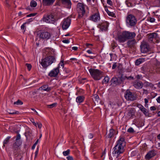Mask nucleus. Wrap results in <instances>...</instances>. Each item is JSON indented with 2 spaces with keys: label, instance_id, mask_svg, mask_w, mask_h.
I'll return each instance as SVG.
<instances>
[{
  "label": "nucleus",
  "instance_id": "59",
  "mask_svg": "<svg viewBox=\"0 0 160 160\" xmlns=\"http://www.w3.org/2000/svg\"><path fill=\"white\" fill-rule=\"evenodd\" d=\"M60 65H61V66L63 68L64 67V64H63V62H61L58 65V67H60Z\"/></svg>",
  "mask_w": 160,
  "mask_h": 160
},
{
  "label": "nucleus",
  "instance_id": "54",
  "mask_svg": "<svg viewBox=\"0 0 160 160\" xmlns=\"http://www.w3.org/2000/svg\"><path fill=\"white\" fill-rule=\"evenodd\" d=\"M20 138H21V136H20V134H18L16 138V141H18V140L20 139Z\"/></svg>",
  "mask_w": 160,
  "mask_h": 160
},
{
  "label": "nucleus",
  "instance_id": "2",
  "mask_svg": "<svg viewBox=\"0 0 160 160\" xmlns=\"http://www.w3.org/2000/svg\"><path fill=\"white\" fill-rule=\"evenodd\" d=\"M135 36L136 34L135 32L125 31L122 32L118 36V39L119 42L122 43L125 42L127 40L133 38Z\"/></svg>",
  "mask_w": 160,
  "mask_h": 160
},
{
  "label": "nucleus",
  "instance_id": "20",
  "mask_svg": "<svg viewBox=\"0 0 160 160\" xmlns=\"http://www.w3.org/2000/svg\"><path fill=\"white\" fill-rule=\"evenodd\" d=\"M48 60L47 58H46L42 59V61L40 64L44 68H47L50 65V62H48Z\"/></svg>",
  "mask_w": 160,
  "mask_h": 160
},
{
  "label": "nucleus",
  "instance_id": "51",
  "mask_svg": "<svg viewBox=\"0 0 160 160\" xmlns=\"http://www.w3.org/2000/svg\"><path fill=\"white\" fill-rule=\"evenodd\" d=\"M117 66V63L116 62L114 63L112 66V69H114L116 68Z\"/></svg>",
  "mask_w": 160,
  "mask_h": 160
},
{
  "label": "nucleus",
  "instance_id": "53",
  "mask_svg": "<svg viewBox=\"0 0 160 160\" xmlns=\"http://www.w3.org/2000/svg\"><path fill=\"white\" fill-rule=\"evenodd\" d=\"M26 23H24L21 26V29L22 30H24L25 28V25Z\"/></svg>",
  "mask_w": 160,
  "mask_h": 160
},
{
  "label": "nucleus",
  "instance_id": "52",
  "mask_svg": "<svg viewBox=\"0 0 160 160\" xmlns=\"http://www.w3.org/2000/svg\"><path fill=\"white\" fill-rule=\"evenodd\" d=\"M62 42L64 43H68L69 42V41L68 39H65L62 40Z\"/></svg>",
  "mask_w": 160,
  "mask_h": 160
},
{
  "label": "nucleus",
  "instance_id": "34",
  "mask_svg": "<svg viewBox=\"0 0 160 160\" xmlns=\"http://www.w3.org/2000/svg\"><path fill=\"white\" fill-rule=\"evenodd\" d=\"M10 138V137H8L4 140L3 142V146L5 147L6 144H7L9 141V140Z\"/></svg>",
  "mask_w": 160,
  "mask_h": 160
},
{
  "label": "nucleus",
  "instance_id": "29",
  "mask_svg": "<svg viewBox=\"0 0 160 160\" xmlns=\"http://www.w3.org/2000/svg\"><path fill=\"white\" fill-rule=\"evenodd\" d=\"M84 97L82 96H79L77 97L76 99V101L77 102L81 103L84 100Z\"/></svg>",
  "mask_w": 160,
  "mask_h": 160
},
{
  "label": "nucleus",
  "instance_id": "37",
  "mask_svg": "<svg viewBox=\"0 0 160 160\" xmlns=\"http://www.w3.org/2000/svg\"><path fill=\"white\" fill-rule=\"evenodd\" d=\"M145 83L146 87H149L150 88H152L154 86V85L152 83L146 82Z\"/></svg>",
  "mask_w": 160,
  "mask_h": 160
},
{
  "label": "nucleus",
  "instance_id": "40",
  "mask_svg": "<svg viewBox=\"0 0 160 160\" xmlns=\"http://www.w3.org/2000/svg\"><path fill=\"white\" fill-rule=\"evenodd\" d=\"M128 132L130 133H132L135 132L134 130L132 128H130L127 130Z\"/></svg>",
  "mask_w": 160,
  "mask_h": 160
},
{
  "label": "nucleus",
  "instance_id": "15",
  "mask_svg": "<svg viewBox=\"0 0 160 160\" xmlns=\"http://www.w3.org/2000/svg\"><path fill=\"white\" fill-rule=\"evenodd\" d=\"M59 72V67H58L52 70L48 74V76L51 77H56L58 75Z\"/></svg>",
  "mask_w": 160,
  "mask_h": 160
},
{
  "label": "nucleus",
  "instance_id": "13",
  "mask_svg": "<svg viewBox=\"0 0 160 160\" xmlns=\"http://www.w3.org/2000/svg\"><path fill=\"white\" fill-rule=\"evenodd\" d=\"M71 23V19L69 18H67L64 19L61 23L63 30L67 29L70 25Z\"/></svg>",
  "mask_w": 160,
  "mask_h": 160
},
{
  "label": "nucleus",
  "instance_id": "42",
  "mask_svg": "<svg viewBox=\"0 0 160 160\" xmlns=\"http://www.w3.org/2000/svg\"><path fill=\"white\" fill-rule=\"evenodd\" d=\"M56 103H52L50 105H48V107L50 108H52L53 107H55L56 106Z\"/></svg>",
  "mask_w": 160,
  "mask_h": 160
},
{
  "label": "nucleus",
  "instance_id": "62",
  "mask_svg": "<svg viewBox=\"0 0 160 160\" xmlns=\"http://www.w3.org/2000/svg\"><path fill=\"white\" fill-rule=\"evenodd\" d=\"M87 52L89 53V54H92V51L90 50H88L87 51Z\"/></svg>",
  "mask_w": 160,
  "mask_h": 160
},
{
  "label": "nucleus",
  "instance_id": "27",
  "mask_svg": "<svg viewBox=\"0 0 160 160\" xmlns=\"http://www.w3.org/2000/svg\"><path fill=\"white\" fill-rule=\"evenodd\" d=\"M145 61L144 58H140L136 60L135 64L136 65H138Z\"/></svg>",
  "mask_w": 160,
  "mask_h": 160
},
{
  "label": "nucleus",
  "instance_id": "5",
  "mask_svg": "<svg viewBox=\"0 0 160 160\" xmlns=\"http://www.w3.org/2000/svg\"><path fill=\"white\" fill-rule=\"evenodd\" d=\"M85 5L83 3H78L77 6V11L78 14V18L80 19L82 18L85 15L86 11L85 10Z\"/></svg>",
  "mask_w": 160,
  "mask_h": 160
},
{
  "label": "nucleus",
  "instance_id": "33",
  "mask_svg": "<svg viewBox=\"0 0 160 160\" xmlns=\"http://www.w3.org/2000/svg\"><path fill=\"white\" fill-rule=\"evenodd\" d=\"M30 5L32 7H35L37 5V3L34 0H32L30 3Z\"/></svg>",
  "mask_w": 160,
  "mask_h": 160
},
{
  "label": "nucleus",
  "instance_id": "21",
  "mask_svg": "<svg viewBox=\"0 0 160 160\" xmlns=\"http://www.w3.org/2000/svg\"><path fill=\"white\" fill-rule=\"evenodd\" d=\"M55 0H42L43 5L45 6H50L52 5Z\"/></svg>",
  "mask_w": 160,
  "mask_h": 160
},
{
  "label": "nucleus",
  "instance_id": "36",
  "mask_svg": "<svg viewBox=\"0 0 160 160\" xmlns=\"http://www.w3.org/2000/svg\"><path fill=\"white\" fill-rule=\"evenodd\" d=\"M109 78L108 76L105 77L102 81V83H107L109 81Z\"/></svg>",
  "mask_w": 160,
  "mask_h": 160
},
{
  "label": "nucleus",
  "instance_id": "30",
  "mask_svg": "<svg viewBox=\"0 0 160 160\" xmlns=\"http://www.w3.org/2000/svg\"><path fill=\"white\" fill-rule=\"evenodd\" d=\"M119 78L120 80V82L121 84L124 81L127 79V76H124L123 74H122L120 77H119Z\"/></svg>",
  "mask_w": 160,
  "mask_h": 160
},
{
  "label": "nucleus",
  "instance_id": "63",
  "mask_svg": "<svg viewBox=\"0 0 160 160\" xmlns=\"http://www.w3.org/2000/svg\"><path fill=\"white\" fill-rule=\"evenodd\" d=\"M36 145H35L34 144L33 145V146H32V149H34L35 147H36Z\"/></svg>",
  "mask_w": 160,
  "mask_h": 160
},
{
  "label": "nucleus",
  "instance_id": "7",
  "mask_svg": "<svg viewBox=\"0 0 160 160\" xmlns=\"http://www.w3.org/2000/svg\"><path fill=\"white\" fill-rule=\"evenodd\" d=\"M148 39L149 41L153 43H158L160 41L158 34L155 32L151 33L148 35Z\"/></svg>",
  "mask_w": 160,
  "mask_h": 160
},
{
  "label": "nucleus",
  "instance_id": "46",
  "mask_svg": "<svg viewBox=\"0 0 160 160\" xmlns=\"http://www.w3.org/2000/svg\"><path fill=\"white\" fill-rule=\"evenodd\" d=\"M66 158L68 160H73V158L72 157L70 156H69L67 157Z\"/></svg>",
  "mask_w": 160,
  "mask_h": 160
},
{
  "label": "nucleus",
  "instance_id": "4",
  "mask_svg": "<svg viewBox=\"0 0 160 160\" xmlns=\"http://www.w3.org/2000/svg\"><path fill=\"white\" fill-rule=\"evenodd\" d=\"M89 71L91 76L94 80H99L102 78V72L99 70L90 68Z\"/></svg>",
  "mask_w": 160,
  "mask_h": 160
},
{
  "label": "nucleus",
  "instance_id": "19",
  "mask_svg": "<svg viewBox=\"0 0 160 160\" xmlns=\"http://www.w3.org/2000/svg\"><path fill=\"white\" fill-rule=\"evenodd\" d=\"M111 84L113 85H117L121 84L120 80L119 78L113 77L111 80Z\"/></svg>",
  "mask_w": 160,
  "mask_h": 160
},
{
  "label": "nucleus",
  "instance_id": "57",
  "mask_svg": "<svg viewBox=\"0 0 160 160\" xmlns=\"http://www.w3.org/2000/svg\"><path fill=\"white\" fill-rule=\"evenodd\" d=\"M37 125L38 127L39 128H41L42 127V124L41 123H38Z\"/></svg>",
  "mask_w": 160,
  "mask_h": 160
},
{
  "label": "nucleus",
  "instance_id": "41",
  "mask_svg": "<svg viewBox=\"0 0 160 160\" xmlns=\"http://www.w3.org/2000/svg\"><path fill=\"white\" fill-rule=\"evenodd\" d=\"M26 66H27L28 69L29 71H30L31 68L32 66L30 64L26 63Z\"/></svg>",
  "mask_w": 160,
  "mask_h": 160
},
{
  "label": "nucleus",
  "instance_id": "58",
  "mask_svg": "<svg viewBox=\"0 0 160 160\" xmlns=\"http://www.w3.org/2000/svg\"><path fill=\"white\" fill-rule=\"evenodd\" d=\"M144 102L145 103V106L146 107V105H148V104H147V103L148 102V100L147 98H145Z\"/></svg>",
  "mask_w": 160,
  "mask_h": 160
},
{
  "label": "nucleus",
  "instance_id": "49",
  "mask_svg": "<svg viewBox=\"0 0 160 160\" xmlns=\"http://www.w3.org/2000/svg\"><path fill=\"white\" fill-rule=\"evenodd\" d=\"M93 135L92 133H89L88 135V137L89 138L91 139L93 138Z\"/></svg>",
  "mask_w": 160,
  "mask_h": 160
},
{
  "label": "nucleus",
  "instance_id": "32",
  "mask_svg": "<svg viewBox=\"0 0 160 160\" xmlns=\"http://www.w3.org/2000/svg\"><path fill=\"white\" fill-rule=\"evenodd\" d=\"M141 70L143 73H145L148 70V68L147 65H144L141 68Z\"/></svg>",
  "mask_w": 160,
  "mask_h": 160
},
{
  "label": "nucleus",
  "instance_id": "56",
  "mask_svg": "<svg viewBox=\"0 0 160 160\" xmlns=\"http://www.w3.org/2000/svg\"><path fill=\"white\" fill-rule=\"evenodd\" d=\"M107 3L110 5H111L112 4V2L111 0H107Z\"/></svg>",
  "mask_w": 160,
  "mask_h": 160
},
{
  "label": "nucleus",
  "instance_id": "61",
  "mask_svg": "<svg viewBox=\"0 0 160 160\" xmlns=\"http://www.w3.org/2000/svg\"><path fill=\"white\" fill-rule=\"evenodd\" d=\"M156 100L158 103H160V96L158 97V98L156 99Z\"/></svg>",
  "mask_w": 160,
  "mask_h": 160
},
{
  "label": "nucleus",
  "instance_id": "18",
  "mask_svg": "<svg viewBox=\"0 0 160 160\" xmlns=\"http://www.w3.org/2000/svg\"><path fill=\"white\" fill-rule=\"evenodd\" d=\"M133 86L136 89H139L142 88L143 84L141 82L135 81L133 83Z\"/></svg>",
  "mask_w": 160,
  "mask_h": 160
},
{
  "label": "nucleus",
  "instance_id": "14",
  "mask_svg": "<svg viewBox=\"0 0 160 160\" xmlns=\"http://www.w3.org/2000/svg\"><path fill=\"white\" fill-rule=\"evenodd\" d=\"M137 106L139 108L140 110L146 116L148 117L149 116V114L148 111L141 104H138Z\"/></svg>",
  "mask_w": 160,
  "mask_h": 160
},
{
  "label": "nucleus",
  "instance_id": "28",
  "mask_svg": "<svg viewBox=\"0 0 160 160\" xmlns=\"http://www.w3.org/2000/svg\"><path fill=\"white\" fill-rule=\"evenodd\" d=\"M155 71L157 73H160V62H157L155 67Z\"/></svg>",
  "mask_w": 160,
  "mask_h": 160
},
{
  "label": "nucleus",
  "instance_id": "50",
  "mask_svg": "<svg viewBox=\"0 0 160 160\" xmlns=\"http://www.w3.org/2000/svg\"><path fill=\"white\" fill-rule=\"evenodd\" d=\"M126 78L127 79L129 80H133L134 79L133 77H132V76H130L129 77H127V78Z\"/></svg>",
  "mask_w": 160,
  "mask_h": 160
},
{
  "label": "nucleus",
  "instance_id": "38",
  "mask_svg": "<svg viewBox=\"0 0 160 160\" xmlns=\"http://www.w3.org/2000/svg\"><path fill=\"white\" fill-rule=\"evenodd\" d=\"M23 102L20 100H18L17 101L13 103L14 105H22L23 104Z\"/></svg>",
  "mask_w": 160,
  "mask_h": 160
},
{
  "label": "nucleus",
  "instance_id": "12",
  "mask_svg": "<svg viewBox=\"0 0 160 160\" xmlns=\"http://www.w3.org/2000/svg\"><path fill=\"white\" fill-rule=\"evenodd\" d=\"M89 19L94 22H97L100 20V14L98 11L94 13L89 17Z\"/></svg>",
  "mask_w": 160,
  "mask_h": 160
},
{
  "label": "nucleus",
  "instance_id": "44",
  "mask_svg": "<svg viewBox=\"0 0 160 160\" xmlns=\"http://www.w3.org/2000/svg\"><path fill=\"white\" fill-rule=\"evenodd\" d=\"M149 21L151 22H154L155 19L154 18H152V17H149Z\"/></svg>",
  "mask_w": 160,
  "mask_h": 160
},
{
  "label": "nucleus",
  "instance_id": "45",
  "mask_svg": "<svg viewBox=\"0 0 160 160\" xmlns=\"http://www.w3.org/2000/svg\"><path fill=\"white\" fill-rule=\"evenodd\" d=\"M36 13H31L30 14H29L27 16V17H33L36 15Z\"/></svg>",
  "mask_w": 160,
  "mask_h": 160
},
{
  "label": "nucleus",
  "instance_id": "26",
  "mask_svg": "<svg viewBox=\"0 0 160 160\" xmlns=\"http://www.w3.org/2000/svg\"><path fill=\"white\" fill-rule=\"evenodd\" d=\"M41 89L43 90L44 91H46L47 92H49L52 89V87H48V85H45L42 86L40 88Z\"/></svg>",
  "mask_w": 160,
  "mask_h": 160
},
{
  "label": "nucleus",
  "instance_id": "23",
  "mask_svg": "<svg viewBox=\"0 0 160 160\" xmlns=\"http://www.w3.org/2000/svg\"><path fill=\"white\" fill-rule=\"evenodd\" d=\"M117 132L114 129L112 128L111 129L107 137L109 138H112L115 135L117 134Z\"/></svg>",
  "mask_w": 160,
  "mask_h": 160
},
{
  "label": "nucleus",
  "instance_id": "60",
  "mask_svg": "<svg viewBox=\"0 0 160 160\" xmlns=\"http://www.w3.org/2000/svg\"><path fill=\"white\" fill-rule=\"evenodd\" d=\"M78 48L77 47H72V49L73 50H74L75 51H76L78 49Z\"/></svg>",
  "mask_w": 160,
  "mask_h": 160
},
{
  "label": "nucleus",
  "instance_id": "16",
  "mask_svg": "<svg viewBox=\"0 0 160 160\" xmlns=\"http://www.w3.org/2000/svg\"><path fill=\"white\" fill-rule=\"evenodd\" d=\"M108 23L107 22H103L98 26V27L102 31H106L108 27Z\"/></svg>",
  "mask_w": 160,
  "mask_h": 160
},
{
  "label": "nucleus",
  "instance_id": "17",
  "mask_svg": "<svg viewBox=\"0 0 160 160\" xmlns=\"http://www.w3.org/2000/svg\"><path fill=\"white\" fill-rule=\"evenodd\" d=\"M156 154L155 150H152L149 151L146 155L145 158L146 159L149 160L152 158Z\"/></svg>",
  "mask_w": 160,
  "mask_h": 160
},
{
  "label": "nucleus",
  "instance_id": "43",
  "mask_svg": "<svg viewBox=\"0 0 160 160\" xmlns=\"http://www.w3.org/2000/svg\"><path fill=\"white\" fill-rule=\"evenodd\" d=\"M111 46L112 47V48L114 49L115 48H116L117 47V45L115 43V42L114 41H113V42L112 43L111 45Z\"/></svg>",
  "mask_w": 160,
  "mask_h": 160
},
{
  "label": "nucleus",
  "instance_id": "31",
  "mask_svg": "<svg viewBox=\"0 0 160 160\" xmlns=\"http://www.w3.org/2000/svg\"><path fill=\"white\" fill-rule=\"evenodd\" d=\"M105 9L109 16L112 17H114V16L115 14L113 12H110L108 9V8H105Z\"/></svg>",
  "mask_w": 160,
  "mask_h": 160
},
{
  "label": "nucleus",
  "instance_id": "10",
  "mask_svg": "<svg viewBox=\"0 0 160 160\" xmlns=\"http://www.w3.org/2000/svg\"><path fill=\"white\" fill-rule=\"evenodd\" d=\"M141 51L142 52L146 53L150 49L148 44L146 42H143L140 45Z\"/></svg>",
  "mask_w": 160,
  "mask_h": 160
},
{
  "label": "nucleus",
  "instance_id": "47",
  "mask_svg": "<svg viewBox=\"0 0 160 160\" xmlns=\"http://www.w3.org/2000/svg\"><path fill=\"white\" fill-rule=\"evenodd\" d=\"M8 113L10 114H18V111H16L15 112H8Z\"/></svg>",
  "mask_w": 160,
  "mask_h": 160
},
{
  "label": "nucleus",
  "instance_id": "9",
  "mask_svg": "<svg viewBox=\"0 0 160 160\" xmlns=\"http://www.w3.org/2000/svg\"><path fill=\"white\" fill-rule=\"evenodd\" d=\"M37 35L40 39L46 40L49 39L51 36L49 32L44 31H41L37 34Z\"/></svg>",
  "mask_w": 160,
  "mask_h": 160
},
{
  "label": "nucleus",
  "instance_id": "24",
  "mask_svg": "<svg viewBox=\"0 0 160 160\" xmlns=\"http://www.w3.org/2000/svg\"><path fill=\"white\" fill-rule=\"evenodd\" d=\"M136 42L135 39H133L128 41L127 42V45L129 47L132 48L134 47L136 44Z\"/></svg>",
  "mask_w": 160,
  "mask_h": 160
},
{
  "label": "nucleus",
  "instance_id": "64",
  "mask_svg": "<svg viewBox=\"0 0 160 160\" xmlns=\"http://www.w3.org/2000/svg\"><path fill=\"white\" fill-rule=\"evenodd\" d=\"M158 116L160 117V111L157 112Z\"/></svg>",
  "mask_w": 160,
  "mask_h": 160
},
{
  "label": "nucleus",
  "instance_id": "22",
  "mask_svg": "<svg viewBox=\"0 0 160 160\" xmlns=\"http://www.w3.org/2000/svg\"><path fill=\"white\" fill-rule=\"evenodd\" d=\"M128 115L130 118H133L134 115L135 109L133 108H129L128 110Z\"/></svg>",
  "mask_w": 160,
  "mask_h": 160
},
{
  "label": "nucleus",
  "instance_id": "48",
  "mask_svg": "<svg viewBox=\"0 0 160 160\" xmlns=\"http://www.w3.org/2000/svg\"><path fill=\"white\" fill-rule=\"evenodd\" d=\"M84 56L86 57L90 58L91 59H93L95 58V57L88 56L86 54L84 55Z\"/></svg>",
  "mask_w": 160,
  "mask_h": 160
},
{
  "label": "nucleus",
  "instance_id": "8",
  "mask_svg": "<svg viewBox=\"0 0 160 160\" xmlns=\"http://www.w3.org/2000/svg\"><path fill=\"white\" fill-rule=\"evenodd\" d=\"M124 97L127 100L131 101L135 100L137 99L136 95L132 93L131 92L128 90H127L126 91Z\"/></svg>",
  "mask_w": 160,
  "mask_h": 160
},
{
  "label": "nucleus",
  "instance_id": "35",
  "mask_svg": "<svg viewBox=\"0 0 160 160\" xmlns=\"http://www.w3.org/2000/svg\"><path fill=\"white\" fill-rule=\"evenodd\" d=\"M63 3L67 4L68 5H71V2L70 0H61Z\"/></svg>",
  "mask_w": 160,
  "mask_h": 160
},
{
  "label": "nucleus",
  "instance_id": "55",
  "mask_svg": "<svg viewBox=\"0 0 160 160\" xmlns=\"http://www.w3.org/2000/svg\"><path fill=\"white\" fill-rule=\"evenodd\" d=\"M150 109L151 111L155 110H156V108L154 106H152L150 108Z\"/></svg>",
  "mask_w": 160,
  "mask_h": 160
},
{
  "label": "nucleus",
  "instance_id": "1",
  "mask_svg": "<svg viewBox=\"0 0 160 160\" xmlns=\"http://www.w3.org/2000/svg\"><path fill=\"white\" fill-rule=\"evenodd\" d=\"M125 142L123 138L120 137L117 142V144L113 148L112 154L118 158L120 154L124 152V147L125 146Z\"/></svg>",
  "mask_w": 160,
  "mask_h": 160
},
{
  "label": "nucleus",
  "instance_id": "3",
  "mask_svg": "<svg viewBox=\"0 0 160 160\" xmlns=\"http://www.w3.org/2000/svg\"><path fill=\"white\" fill-rule=\"evenodd\" d=\"M126 22L127 26L132 27L134 26L136 24L137 20L134 15L129 14L126 17Z\"/></svg>",
  "mask_w": 160,
  "mask_h": 160
},
{
  "label": "nucleus",
  "instance_id": "39",
  "mask_svg": "<svg viewBox=\"0 0 160 160\" xmlns=\"http://www.w3.org/2000/svg\"><path fill=\"white\" fill-rule=\"evenodd\" d=\"M70 150L69 149H68L67 151H64L63 152V155L64 156H68L70 153Z\"/></svg>",
  "mask_w": 160,
  "mask_h": 160
},
{
  "label": "nucleus",
  "instance_id": "11",
  "mask_svg": "<svg viewBox=\"0 0 160 160\" xmlns=\"http://www.w3.org/2000/svg\"><path fill=\"white\" fill-rule=\"evenodd\" d=\"M21 142L20 141H16L13 144V149L15 155H17L20 152V148L19 146L21 145Z\"/></svg>",
  "mask_w": 160,
  "mask_h": 160
},
{
  "label": "nucleus",
  "instance_id": "6",
  "mask_svg": "<svg viewBox=\"0 0 160 160\" xmlns=\"http://www.w3.org/2000/svg\"><path fill=\"white\" fill-rule=\"evenodd\" d=\"M57 20L56 17L52 14L44 15L43 21L47 23H54Z\"/></svg>",
  "mask_w": 160,
  "mask_h": 160
},
{
  "label": "nucleus",
  "instance_id": "25",
  "mask_svg": "<svg viewBox=\"0 0 160 160\" xmlns=\"http://www.w3.org/2000/svg\"><path fill=\"white\" fill-rule=\"evenodd\" d=\"M46 58L48 60V62H50V65L54 62L56 60L54 56H50L47 57Z\"/></svg>",
  "mask_w": 160,
  "mask_h": 160
}]
</instances>
